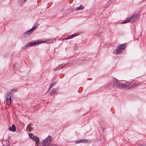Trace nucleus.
Masks as SVG:
<instances>
[{
  "instance_id": "16",
  "label": "nucleus",
  "mask_w": 146,
  "mask_h": 146,
  "mask_svg": "<svg viewBox=\"0 0 146 146\" xmlns=\"http://www.w3.org/2000/svg\"><path fill=\"white\" fill-rule=\"evenodd\" d=\"M18 91V90L17 89H14L10 91V93H13L15 92H17Z\"/></svg>"
},
{
  "instance_id": "4",
  "label": "nucleus",
  "mask_w": 146,
  "mask_h": 146,
  "mask_svg": "<svg viewBox=\"0 0 146 146\" xmlns=\"http://www.w3.org/2000/svg\"><path fill=\"white\" fill-rule=\"evenodd\" d=\"M137 84V83L135 82L131 84L128 82H126L125 84V88L126 89H130L132 87H135Z\"/></svg>"
},
{
  "instance_id": "24",
  "label": "nucleus",
  "mask_w": 146,
  "mask_h": 146,
  "mask_svg": "<svg viewBox=\"0 0 146 146\" xmlns=\"http://www.w3.org/2000/svg\"><path fill=\"white\" fill-rule=\"evenodd\" d=\"M25 0H24V2H25Z\"/></svg>"
},
{
  "instance_id": "17",
  "label": "nucleus",
  "mask_w": 146,
  "mask_h": 146,
  "mask_svg": "<svg viewBox=\"0 0 146 146\" xmlns=\"http://www.w3.org/2000/svg\"><path fill=\"white\" fill-rule=\"evenodd\" d=\"M84 8V7L82 5H80L79 7H78L76 8L77 10H80L81 9H82Z\"/></svg>"
},
{
  "instance_id": "5",
  "label": "nucleus",
  "mask_w": 146,
  "mask_h": 146,
  "mask_svg": "<svg viewBox=\"0 0 146 146\" xmlns=\"http://www.w3.org/2000/svg\"><path fill=\"white\" fill-rule=\"evenodd\" d=\"M51 137L50 136H48L46 138L43 140L42 142V143L48 145L51 142Z\"/></svg>"
},
{
  "instance_id": "3",
  "label": "nucleus",
  "mask_w": 146,
  "mask_h": 146,
  "mask_svg": "<svg viewBox=\"0 0 146 146\" xmlns=\"http://www.w3.org/2000/svg\"><path fill=\"white\" fill-rule=\"evenodd\" d=\"M125 45V44H121L119 45L117 47V49L113 51V53L116 54H119L123 50L124 48Z\"/></svg>"
},
{
  "instance_id": "22",
  "label": "nucleus",
  "mask_w": 146,
  "mask_h": 146,
  "mask_svg": "<svg viewBox=\"0 0 146 146\" xmlns=\"http://www.w3.org/2000/svg\"><path fill=\"white\" fill-rule=\"evenodd\" d=\"M50 146H58V145L55 144H52L50 145Z\"/></svg>"
},
{
  "instance_id": "9",
  "label": "nucleus",
  "mask_w": 146,
  "mask_h": 146,
  "mask_svg": "<svg viewBox=\"0 0 146 146\" xmlns=\"http://www.w3.org/2000/svg\"><path fill=\"white\" fill-rule=\"evenodd\" d=\"M85 143L86 142L87 143H88L90 142V141L89 140L87 139H82L80 140H78L76 141V143Z\"/></svg>"
},
{
  "instance_id": "21",
  "label": "nucleus",
  "mask_w": 146,
  "mask_h": 146,
  "mask_svg": "<svg viewBox=\"0 0 146 146\" xmlns=\"http://www.w3.org/2000/svg\"><path fill=\"white\" fill-rule=\"evenodd\" d=\"M41 145L40 146H48V145H46L45 144H44V143H42V142H41Z\"/></svg>"
},
{
  "instance_id": "7",
  "label": "nucleus",
  "mask_w": 146,
  "mask_h": 146,
  "mask_svg": "<svg viewBox=\"0 0 146 146\" xmlns=\"http://www.w3.org/2000/svg\"><path fill=\"white\" fill-rule=\"evenodd\" d=\"M6 104L8 106H10L11 104V96L10 95L8 94V95L6 98Z\"/></svg>"
},
{
  "instance_id": "12",
  "label": "nucleus",
  "mask_w": 146,
  "mask_h": 146,
  "mask_svg": "<svg viewBox=\"0 0 146 146\" xmlns=\"http://www.w3.org/2000/svg\"><path fill=\"white\" fill-rule=\"evenodd\" d=\"M53 41L52 39H49L47 40H45L44 41H42L41 42V43H51Z\"/></svg>"
},
{
  "instance_id": "23",
  "label": "nucleus",
  "mask_w": 146,
  "mask_h": 146,
  "mask_svg": "<svg viewBox=\"0 0 146 146\" xmlns=\"http://www.w3.org/2000/svg\"><path fill=\"white\" fill-rule=\"evenodd\" d=\"M141 146H146V145H141Z\"/></svg>"
},
{
  "instance_id": "18",
  "label": "nucleus",
  "mask_w": 146,
  "mask_h": 146,
  "mask_svg": "<svg viewBox=\"0 0 146 146\" xmlns=\"http://www.w3.org/2000/svg\"><path fill=\"white\" fill-rule=\"evenodd\" d=\"M64 66H65V64H62L60 65H59V66L58 67V68H62Z\"/></svg>"
},
{
  "instance_id": "8",
  "label": "nucleus",
  "mask_w": 146,
  "mask_h": 146,
  "mask_svg": "<svg viewBox=\"0 0 146 146\" xmlns=\"http://www.w3.org/2000/svg\"><path fill=\"white\" fill-rule=\"evenodd\" d=\"M33 29H31L25 32L23 34V36L25 37H26L30 35L33 32Z\"/></svg>"
},
{
  "instance_id": "1",
  "label": "nucleus",
  "mask_w": 146,
  "mask_h": 146,
  "mask_svg": "<svg viewBox=\"0 0 146 146\" xmlns=\"http://www.w3.org/2000/svg\"><path fill=\"white\" fill-rule=\"evenodd\" d=\"M112 83L118 88H125V83H120L116 79H114L112 81Z\"/></svg>"
},
{
  "instance_id": "11",
  "label": "nucleus",
  "mask_w": 146,
  "mask_h": 146,
  "mask_svg": "<svg viewBox=\"0 0 146 146\" xmlns=\"http://www.w3.org/2000/svg\"><path fill=\"white\" fill-rule=\"evenodd\" d=\"M9 129L11 131L15 132L16 130L15 125H12V126L9 128Z\"/></svg>"
},
{
  "instance_id": "20",
  "label": "nucleus",
  "mask_w": 146,
  "mask_h": 146,
  "mask_svg": "<svg viewBox=\"0 0 146 146\" xmlns=\"http://www.w3.org/2000/svg\"><path fill=\"white\" fill-rule=\"evenodd\" d=\"M56 82H54L52 84L50 85L49 88H51L52 87H53V85L56 84Z\"/></svg>"
},
{
  "instance_id": "13",
  "label": "nucleus",
  "mask_w": 146,
  "mask_h": 146,
  "mask_svg": "<svg viewBox=\"0 0 146 146\" xmlns=\"http://www.w3.org/2000/svg\"><path fill=\"white\" fill-rule=\"evenodd\" d=\"M32 139L35 141L39 142V139L37 136H35Z\"/></svg>"
},
{
  "instance_id": "15",
  "label": "nucleus",
  "mask_w": 146,
  "mask_h": 146,
  "mask_svg": "<svg viewBox=\"0 0 146 146\" xmlns=\"http://www.w3.org/2000/svg\"><path fill=\"white\" fill-rule=\"evenodd\" d=\"M38 26V25L35 24L33 26V27H32L31 29H33V30L34 31V30Z\"/></svg>"
},
{
  "instance_id": "19",
  "label": "nucleus",
  "mask_w": 146,
  "mask_h": 146,
  "mask_svg": "<svg viewBox=\"0 0 146 146\" xmlns=\"http://www.w3.org/2000/svg\"><path fill=\"white\" fill-rule=\"evenodd\" d=\"M29 136L32 139L33 138V137H34L35 136L33 135L31 133H29Z\"/></svg>"
},
{
  "instance_id": "2",
  "label": "nucleus",
  "mask_w": 146,
  "mask_h": 146,
  "mask_svg": "<svg viewBox=\"0 0 146 146\" xmlns=\"http://www.w3.org/2000/svg\"><path fill=\"white\" fill-rule=\"evenodd\" d=\"M139 15L138 14H135L132 17L128 18L127 19L122 22L123 23H125L128 22H130L132 21L133 22L136 21L139 18Z\"/></svg>"
},
{
  "instance_id": "10",
  "label": "nucleus",
  "mask_w": 146,
  "mask_h": 146,
  "mask_svg": "<svg viewBox=\"0 0 146 146\" xmlns=\"http://www.w3.org/2000/svg\"><path fill=\"white\" fill-rule=\"evenodd\" d=\"M77 36V35L75 34H73L71 35L68 36L67 37L64 38V40H66L69 39H70L73 38L74 37H75Z\"/></svg>"
},
{
  "instance_id": "14",
  "label": "nucleus",
  "mask_w": 146,
  "mask_h": 146,
  "mask_svg": "<svg viewBox=\"0 0 146 146\" xmlns=\"http://www.w3.org/2000/svg\"><path fill=\"white\" fill-rule=\"evenodd\" d=\"M55 90L54 89H53L51 91L49 92V94L50 95H53L55 93Z\"/></svg>"
},
{
  "instance_id": "6",
  "label": "nucleus",
  "mask_w": 146,
  "mask_h": 146,
  "mask_svg": "<svg viewBox=\"0 0 146 146\" xmlns=\"http://www.w3.org/2000/svg\"><path fill=\"white\" fill-rule=\"evenodd\" d=\"M39 44V41H37L35 42H28L27 44L25 46L27 47H28L29 46H33L35 45L38 44Z\"/></svg>"
}]
</instances>
